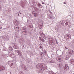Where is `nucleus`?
I'll return each instance as SVG.
<instances>
[{
    "instance_id": "f257e3e1",
    "label": "nucleus",
    "mask_w": 74,
    "mask_h": 74,
    "mask_svg": "<svg viewBox=\"0 0 74 74\" xmlns=\"http://www.w3.org/2000/svg\"><path fill=\"white\" fill-rule=\"evenodd\" d=\"M46 65L42 63H39L36 66V68L39 69L38 72L39 73H42V71H44L45 70Z\"/></svg>"
},
{
    "instance_id": "f03ea898",
    "label": "nucleus",
    "mask_w": 74,
    "mask_h": 74,
    "mask_svg": "<svg viewBox=\"0 0 74 74\" xmlns=\"http://www.w3.org/2000/svg\"><path fill=\"white\" fill-rule=\"evenodd\" d=\"M10 66V67L12 69L14 68L15 67V64L14 63V62L12 61H10L8 62Z\"/></svg>"
},
{
    "instance_id": "7ed1b4c3",
    "label": "nucleus",
    "mask_w": 74,
    "mask_h": 74,
    "mask_svg": "<svg viewBox=\"0 0 74 74\" xmlns=\"http://www.w3.org/2000/svg\"><path fill=\"white\" fill-rule=\"evenodd\" d=\"M56 59L58 62H61L63 60V58L62 57H57Z\"/></svg>"
},
{
    "instance_id": "20e7f679",
    "label": "nucleus",
    "mask_w": 74,
    "mask_h": 74,
    "mask_svg": "<svg viewBox=\"0 0 74 74\" xmlns=\"http://www.w3.org/2000/svg\"><path fill=\"white\" fill-rule=\"evenodd\" d=\"M63 69H64L65 70H68L69 69V66L67 64H65L63 67Z\"/></svg>"
},
{
    "instance_id": "39448f33",
    "label": "nucleus",
    "mask_w": 74,
    "mask_h": 74,
    "mask_svg": "<svg viewBox=\"0 0 74 74\" xmlns=\"http://www.w3.org/2000/svg\"><path fill=\"white\" fill-rule=\"evenodd\" d=\"M15 53H17L19 56H22V52L20 50H15Z\"/></svg>"
},
{
    "instance_id": "423d86ee",
    "label": "nucleus",
    "mask_w": 74,
    "mask_h": 74,
    "mask_svg": "<svg viewBox=\"0 0 74 74\" xmlns=\"http://www.w3.org/2000/svg\"><path fill=\"white\" fill-rule=\"evenodd\" d=\"M65 38H66V39H68V40H69V38L71 39V36L70 34H66V35Z\"/></svg>"
},
{
    "instance_id": "0eeeda50",
    "label": "nucleus",
    "mask_w": 74,
    "mask_h": 74,
    "mask_svg": "<svg viewBox=\"0 0 74 74\" xmlns=\"http://www.w3.org/2000/svg\"><path fill=\"white\" fill-rule=\"evenodd\" d=\"M0 71H4L5 70V68L4 66L0 65Z\"/></svg>"
},
{
    "instance_id": "6e6552de",
    "label": "nucleus",
    "mask_w": 74,
    "mask_h": 74,
    "mask_svg": "<svg viewBox=\"0 0 74 74\" xmlns=\"http://www.w3.org/2000/svg\"><path fill=\"white\" fill-rule=\"evenodd\" d=\"M22 32L23 34H24L25 35H26V34H27V31L25 29H23V30H22Z\"/></svg>"
},
{
    "instance_id": "1a4fd4ad",
    "label": "nucleus",
    "mask_w": 74,
    "mask_h": 74,
    "mask_svg": "<svg viewBox=\"0 0 74 74\" xmlns=\"http://www.w3.org/2000/svg\"><path fill=\"white\" fill-rule=\"evenodd\" d=\"M49 18L50 19H54V18H55V17H54L53 16V15H52L49 16Z\"/></svg>"
},
{
    "instance_id": "9d476101",
    "label": "nucleus",
    "mask_w": 74,
    "mask_h": 74,
    "mask_svg": "<svg viewBox=\"0 0 74 74\" xmlns=\"http://www.w3.org/2000/svg\"><path fill=\"white\" fill-rule=\"evenodd\" d=\"M39 40H40V41H42V42H45V40H44L43 39V38H42L41 37H40L39 38Z\"/></svg>"
},
{
    "instance_id": "9b49d317",
    "label": "nucleus",
    "mask_w": 74,
    "mask_h": 74,
    "mask_svg": "<svg viewBox=\"0 0 74 74\" xmlns=\"http://www.w3.org/2000/svg\"><path fill=\"white\" fill-rule=\"evenodd\" d=\"M43 38H45V39H46V38H47V36H46V35L45 34H42V35L41 36Z\"/></svg>"
},
{
    "instance_id": "f8f14e48",
    "label": "nucleus",
    "mask_w": 74,
    "mask_h": 74,
    "mask_svg": "<svg viewBox=\"0 0 74 74\" xmlns=\"http://www.w3.org/2000/svg\"><path fill=\"white\" fill-rule=\"evenodd\" d=\"M22 67V68H23L24 70H27V69L26 67V66H25V65H23L21 66Z\"/></svg>"
},
{
    "instance_id": "ddd939ff",
    "label": "nucleus",
    "mask_w": 74,
    "mask_h": 74,
    "mask_svg": "<svg viewBox=\"0 0 74 74\" xmlns=\"http://www.w3.org/2000/svg\"><path fill=\"white\" fill-rule=\"evenodd\" d=\"M14 47L15 49H19V47H18L17 45L16 44H14Z\"/></svg>"
},
{
    "instance_id": "4468645a",
    "label": "nucleus",
    "mask_w": 74,
    "mask_h": 74,
    "mask_svg": "<svg viewBox=\"0 0 74 74\" xmlns=\"http://www.w3.org/2000/svg\"><path fill=\"white\" fill-rule=\"evenodd\" d=\"M10 56L11 58H15V55L13 53H12L10 54Z\"/></svg>"
},
{
    "instance_id": "2eb2a0df",
    "label": "nucleus",
    "mask_w": 74,
    "mask_h": 74,
    "mask_svg": "<svg viewBox=\"0 0 74 74\" xmlns=\"http://www.w3.org/2000/svg\"><path fill=\"white\" fill-rule=\"evenodd\" d=\"M70 54L71 55H74V51L73 50H71L70 52H69Z\"/></svg>"
},
{
    "instance_id": "dca6fc26",
    "label": "nucleus",
    "mask_w": 74,
    "mask_h": 74,
    "mask_svg": "<svg viewBox=\"0 0 74 74\" xmlns=\"http://www.w3.org/2000/svg\"><path fill=\"white\" fill-rule=\"evenodd\" d=\"M39 47L40 49H42V44H40L39 45Z\"/></svg>"
},
{
    "instance_id": "f3484780",
    "label": "nucleus",
    "mask_w": 74,
    "mask_h": 74,
    "mask_svg": "<svg viewBox=\"0 0 74 74\" xmlns=\"http://www.w3.org/2000/svg\"><path fill=\"white\" fill-rule=\"evenodd\" d=\"M71 64H74V60L73 59L71 60L70 61Z\"/></svg>"
},
{
    "instance_id": "a211bd4d",
    "label": "nucleus",
    "mask_w": 74,
    "mask_h": 74,
    "mask_svg": "<svg viewBox=\"0 0 74 74\" xmlns=\"http://www.w3.org/2000/svg\"><path fill=\"white\" fill-rule=\"evenodd\" d=\"M32 14L35 17H36V12L34 11H32Z\"/></svg>"
},
{
    "instance_id": "6ab92c4d",
    "label": "nucleus",
    "mask_w": 74,
    "mask_h": 74,
    "mask_svg": "<svg viewBox=\"0 0 74 74\" xmlns=\"http://www.w3.org/2000/svg\"><path fill=\"white\" fill-rule=\"evenodd\" d=\"M29 27H30L31 28H32V27H33V25H32V24L31 23H29Z\"/></svg>"
},
{
    "instance_id": "aec40b11",
    "label": "nucleus",
    "mask_w": 74,
    "mask_h": 74,
    "mask_svg": "<svg viewBox=\"0 0 74 74\" xmlns=\"http://www.w3.org/2000/svg\"><path fill=\"white\" fill-rule=\"evenodd\" d=\"M40 56L41 57H42V56H44V54L42 52H39Z\"/></svg>"
},
{
    "instance_id": "412c9836",
    "label": "nucleus",
    "mask_w": 74,
    "mask_h": 74,
    "mask_svg": "<svg viewBox=\"0 0 74 74\" xmlns=\"http://www.w3.org/2000/svg\"><path fill=\"white\" fill-rule=\"evenodd\" d=\"M15 23L16 25H19V23H18V21H17V20L15 21Z\"/></svg>"
},
{
    "instance_id": "4be33fe9",
    "label": "nucleus",
    "mask_w": 74,
    "mask_h": 74,
    "mask_svg": "<svg viewBox=\"0 0 74 74\" xmlns=\"http://www.w3.org/2000/svg\"><path fill=\"white\" fill-rule=\"evenodd\" d=\"M15 29V30L16 31V32H19L21 31V29L19 27H18V29Z\"/></svg>"
},
{
    "instance_id": "5701e85b",
    "label": "nucleus",
    "mask_w": 74,
    "mask_h": 74,
    "mask_svg": "<svg viewBox=\"0 0 74 74\" xmlns=\"http://www.w3.org/2000/svg\"><path fill=\"white\" fill-rule=\"evenodd\" d=\"M38 5L39 7V8H42V7H41V4H40L39 3H36Z\"/></svg>"
},
{
    "instance_id": "b1692460",
    "label": "nucleus",
    "mask_w": 74,
    "mask_h": 74,
    "mask_svg": "<svg viewBox=\"0 0 74 74\" xmlns=\"http://www.w3.org/2000/svg\"><path fill=\"white\" fill-rule=\"evenodd\" d=\"M61 52V50H58L57 51V53H60Z\"/></svg>"
},
{
    "instance_id": "393cba45",
    "label": "nucleus",
    "mask_w": 74,
    "mask_h": 74,
    "mask_svg": "<svg viewBox=\"0 0 74 74\" xmlns=\"http://www.w3.org/2000/svg\"><path fill=\"white\" fill-rule=\"evenodd\" d=\"M53 39L51 40V41H49V42H50V44H52V43L53 42Z\"/></svg>"
},
{
    "instance_id": "a878e982",
    "label": "nucleus",
    "mask_w": 74,
    "mask_h": 74,
    "mask_svg": "<svg viewBox=\"0 0 74 74\" xmlns=\"http://www.w3.org/2000/svg\"><path fill=\"white\" fill-rule=\"evenodd\" d=\"M9 50H10V51H12V50H13V49H12V48L11 47H9Z\"/></svg>"
},
{
    "instance_id": "bb28decb",
    "label": "nucleus",
    "mask_w": 74,
    "mask_h": 74,
    "mask_svg": "<svg viewBox=\"0 0 74 74\" xmlns=\"http://www.w3.org/2000/svg\"><path fill=\"white\" fill-rule=\"evenodd\" d=\"M39 33H40V36H42V34H43V32H42L41 31H40V32H39Z\"/></svg>"
},
{
    "instance_id": "cd10ccee",
    "label": "nucleus",
    "mask_w": 74,
    "mask_h": 74,
    "mask_svg": "<svg viewBox=\"0 0 74 74\" xmlns=\"http://www.w3.org/2000/svg\"><path fill=\"white\" fill-rule=\"evenodd\" d=\"M52 73L53 72L52 71H50L48 72V73L49 74H52Z\"/></svg>"
},
{
    "instance_id": "c85d7f7f",
    "label": "nucleus",
    "mask_w": 74,
    "mask_h": 74,
    "mask_svg": "<svg viewBox=\"0 0 74 74\" xmlns=\"http://www.w3.org/2000/svg\"><path fill=\"white\" fill-rule=\"evenodd\" d=\"M42 51H43V52H44H44L45 53V54H46L47 53H46V51L45 50H42Z\"/></svg>"
},
{
    "instance_id": "c756f323",
    "label": "nucleus",
    "mask_w": 74,
    "mask_h": 74,
    "mask_svg": "<svg viewBox=\"0 0 74 74\" xmlns=\"http://www.w3.org/2000/svg\"><path fill=\"white\" fill-rule=\"evenodd\" d=\"M71 23H69V25H68V27H71Z\"/></svg>"
},
{
    "instance_id": "7c9ffc66",
    "label": "nucleus",
    "mask_w": 74,
    "mask_h": 74,
    "mask_svg": "<svg viewBox=\"0 0 74 74\" xmlns=\"http://www.w3.org/2000/svg\"><path fill=\"white\" fill-rule=\"evenodd\" d=\"M19 74H23V72L21 71L20 72Z\"/></svg>"
},
{
    "instance_id": "2f4dec72",
    "label": "nucleus",
    "mask_w": 74,
    "mask_h": 74,
    "mask_svg": "<svg viewBox=\"0 0 74 74\" xmlns=\"http://www.w3.org/2000/svg\"><path fill=\"white\" fill-rule=\"evenodd\" d=\"M68 24H69V23H68V22H66L65 23V25H68Z\"/></svg>"
},
{
    "instance_id": "473e14b6",
    "label": "nucleus",
    "mask_w": 74,
    "mask_h": 74,
    "mask_svg": "<svg viewBox=\"0 0 74 74\" xmlns=\"http://www.w3.org/2000/svg\"><path fill=\"white\" fill-rule=\"evenodd\" d=\"M7 74H11V72H7Z\"/></svg>"
},
{
    "instance_id": "72a5a7b5",
    "label": "nucleus",
    "mask_w": 74,
    "mask_h": 74,
    "mask_svg": "<svg viewBox=\"0 0 74 74\" xmlns=\"http://www.w3.org/2000/svg\"><path fill=\"white\" fill-rule=\"evenodd\" d=\"M49 11L50 13L51 14H53V13L52 12L50 11Z\"/></svg>"
},
{
    "instance_id": "f704fd0d",
    "label": "nucleus",
    "mask_w": 74,
    "mask_h": 74,
    "mask_svg": "<svg viewBox=\"0 0 74 74\" xmlns=\"http://www.w3.org/2000/svg\"><path fill=\"white\" fill-rule=\"evenodd\" d=\"M56 44H57V45H58V41H57V40H56Z\"/></svg>"
},
{
    "instance_id": "c9c22d12",
    "label": "nucleus",
    "mask_w": 74,
    "mask_h": 74,
    "mask_svg": "<svg viewBox=\"0 0 74 74\" xmlns=\"http://www.w3.org/2000/svg\"><path fill=\"white\" fill-rule=\"evenodd\" d=\"M14 29H15V30H16V29H18V27H16V28H15Z\"/></svg>"
},
{
    "instance_id": "e433bc0d",
    "label": "nucleus",
    "mask_w": 74,
    "mask_h": 74,
    "mask_svg": "<svg viewBox=\"0 0 74 74\" xmlns=\"http://www.w3.org/2000/svg\"><path fill=\"white\" fill-rule=\"evenodd\" d=\"M65 48L66 49H68V48H67L66 47H65Z\"/></svg>"
},
{
    "instance_id": "4c0bfd02",
    "label": "nucleus",
    "mask_w": 74,
    "mask_h": 74,
    "mask_svg": "<svg viewBox=\"0 0 74 74\" xmlns=\"http://www.w3.org/2000/svg\"><path fill=\"white\" fill-rule=\"evenodd\" d=\"M67 56H68V55H67V56H66V58H69V57H67Z\"/></svg>"
},
{
    "instance_id": "58836bf2",
    "label": "nucleus",
    "mask_w": 74,
    "mask_h": 74,
    "mask_svg": "<svg viewBox=\"0 0 74 74\" xmlns=\"http://www.w3.org/2000/svg\"><path fill=\"white\" fill-rule=\"evenodd\" d=\"M2 29V27H0V29Z\"/></svg>"
},
{
    "instance_id": "ea45409f",
    "label": "nucleus",
    "mask_w": 74,
    "mask_h": 74,
    "mask_svg": "<svg viewBox=\"0 0 74 74\" xmlns=\"http://www.w3.org/2000/svg\"><path fill=\"white\" fill-rule=\"evenodd\" d=\"M52 74H57L56 73H52Z\"/></svg>"
},
{
    "instance_id": "a19ab883",
    "label": "nucleus",
    "mask_w": 74,
    "mask_h": 74,
    "mask_svg": "<svg viewBox=\"0 0 74 74\" xmlns=\"http://www.w3.org/2000/svg\"><path fill=\"white\" fill-rule=\"evenodd\" d=\"M44 4V2L42 3V4Z\"/></svg>"
},
{
    "instance_id": "79ce46f5",
    "label": "nucleus",
    "mask_w": 74,
    "mask_h": 74,
    "mask_svg": "<svg viewBox=\"0 0 74 74\" xmlns=\"http://www.w3.org/2000/svg\"><path fill=\"white\" fill-rule=\"evenodd\" d=\"M64 4H66V2H64Z\"/></svg>"
},
{
    "instance_id": "37998d69",
    "label": "nucleus",
    "mask_w": 74,
    "mask_h": 74,
    "mask_svg": "<svg viewBox=\"0 0 74 74\" xmlns=\"http://www.w3.org/2000/svg\"><path fill=\"white\" fill-rule=\"evenodd\" d=\"M18 16H19V14H18Z\"/></svg>"
},
{
    "instance_id": "c03bdc74",
    "label": "nucleus",
    "mask_w": 74,
    "mask_h": 74,
    "mask_svg": "<svg viewBox=\"0 0 74 74\" xmlns=\"http://www.w3.org/2000/svg\"><path fill=\"white\" fill-rule=\"evenodd\" d=\"M55 44H54V45H55Z\"/></svg>"
}]
</instances>
